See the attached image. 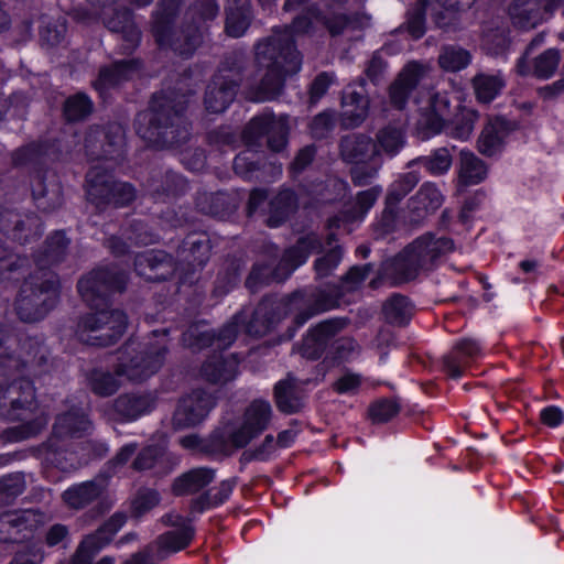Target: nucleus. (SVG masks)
I'll use <instances>...</instances> for the list:
<instances>
[{"label": "nucleus", "instance_id": "f257e3e1", "mask_svg": "<svg viewBox=\"0 0 564 564\" xmlns=\"http://www.w3.org/2000/svg\"><path fill=\"white\" fill-rule=\"evenodd\" d=\"M127 274L116 267L98 268L78 281L77 288L87 305L95 310L80 317L76 335L80 341L107 347L126 332L128 317L121 310H107L109 297L126 289Z\"/></svg>", "mask_w": 564, "mask_h": 564}, {"label": "nucleus", "instance_id": "f03ea898", "mask_svg": "<svg viewBox=\"0 0 564 564\" xmlns=\"http://www.w3.org/2000/svg\"><path fill=\"white\" fill-rule=\"evenodd\" d=\"M323 12L316 7L293 19L291 26L275 28L273 33L259 40L254 45V61L259 69H264L256 90L257 101L275 99L283 90L286 76L297 73L302 58L295 47L293 33H310L315 24H322Z\"/></svg>", "mask_w": 564, "mask_h": 564}, {"label": "nucleus", "instance_id": "7ed1b4c3", "mask_svg": "<svg viewBox=\"0 0 564 564\" xmlns=\"http://www.w3.org/2000/svg\"><path fill=\"white\" fill-rule=\"evenodd\" d=\"M169 329H155L143 341L129 339L119 350L115 372L94 371L90 376V388L100 397H109L120 388L116 376L126 377L129 381L141 382L156 373L165 361L169 344Z\"/></svg>", "mask_w": 564, "mask_h": 564}, {"label": "nucleus", "instance_id": "20e7f679", "mask_svg": "<svg viewBox=\"0 0 564 564\" xmlns=\"http://www.w3.org/2000/svg\"><path fill=\"white\" fill-rule=\"evenodd\" d=\"M189 95L162 90L153 95L147 110L137 115L135 131L156 149L180 147L191 137V123L185 116Z\"/></svg>", "mask_w": 564, "mask_h": 564}, {"label": "nucleus", "instance_id": "39448f33", "mask_svg": "<svg viewBox=\"0 0 564 564\" xmlns=\"http://www.w3.org/2000/svg\"><path fill=\"white\" fill-rule=\"evenodd\" d=\"M453 249L452 239L426 232L414 239L395 257L386 261L382 275L390 280L392 285L412 281L422 272L433 270Z\"/></svg>", "mask_w": 564, "mask_h": 564}, {"label": "nucleus", "instance_id": "423d86ee", "mask_svg": "<svg viewBox=\"0 0 564 564\" xmlns=\"http://www.w3.org/2000/svg\"><path fill=\"white\" fill-rule=\"evenodd\" d=\"M35 388L32 381L19 378L10 381L0 394V420L26 422L7 429L3 436L10 442H20L40 434L48 423L47 416L39 414Z\"/></svg>", "mask_w": 564, "mask_h": 564}, {"label": "nucleus", "instance_id": "0eeeda50", "mask_svg": "<svg viewBox=\"0 0 564 564\" xmlns=\"http://www.w3.org/2000/svg\"><path fill=\"white\" fill-rule=\"evenodd\" d=\"M289 131L288 116L262 113L252 118L242 132L247 150L239 153L234 160L236 174L250 178L252 173L259 170V156L256 152L262 147L263 139L267 138L270 150L279 152L288 143Z\"/></svg>", "mask_w": 564, "mask_h": 564}, {"label": "nucleus", "instance_id": "6e6552de", "mask_svg": "<svg viewBox=\"0 0 564 564\" xmlns=\"http://www.w3.org/2000/svg\"><path fill=\"white\" fill-rule=\"evenodd\" d=\"M272 408L268 401L254 400L245 411L239 427L214 431L205 444V451L213 455L230 456L258 437L271 421Z\"/></svg>", "mask_w": 564, "mask_h": 564}, {"label": "nucleus", "instance_id": "1a4fd4ad", "mask_svg": "<svg viewBox=\"0 0 564 564\" xmlns=\"http://www.w3.org/2000/svg\"><path fill=\"white\" fill-rule=\"evenodd\" d=\"M322 240L317 234H307L296 241L294 246L286 249L279 264L275 265L278 248L272 247L273 258L265 263H254L246 280V286L250 292L256 293L262 286L276 281L285 280L297 267L303 264L310 254L322 250Z\"/></svg>", "mask_w": 564, "mask_h": 564}, {"label": "nucleus", "instance_id": "9d476101", "mask_svg": "<svg viewBox=\"0 0 564 564\" xmlns=\"http://www.w3.org/2000/svg\"><path fill=\"white\" fill-rule=\"evenodd\" d=\"M57 297V278L51 272H34L20 289L15 300L17 314L25 323L41 321L55 306Z\"/></svg>", "mask_w": 564, "mask_h": 564}, {"label": "nucleus", "instance_id": "9b49d317", "mask_svg": "<svg viewBox=\"0 0 564 564\" xmlns=\"http://www.w3.org/2000/svg\"><path fill=\"white\" fill-rule=\"evenodd\" d=\"M181 0H161L154 15L152 32L160 47H171L175 53L188 57L200 44L202 34L197 22L175 31L173 21L180 10Z\"/></svg>", "mask_w": 564, "mask_h": 564}, {"label": "nucleus", "instance_id": "f8f14e48", "mask_svg": "<svg viewBox=\"0 0 564 564\" xmlns=\"http://www.w3.org/2000/svg\"><path fill=\"white\" fill-rule=\"evenodd\" d=\"M339 156L351 164L350 180L355 186H366L375 180L382 169L373 139L366 133H349L340 138Z\"/></svg>", "mask_w": 564, "mask_h": 564}, {"label": "nucleus", "instance_id": "ddd939ff", "mask_svg": "<svg viewBox=\"0 0 564 564\" xmlns=\"http://www.w3.org/2000/svg\"><path fill=\"white\" fill-rule=\"evenodd\" d=\"M93 429L91 421L82 408H72L55 419L50 438L42 445L45 459L63 468L58 455L65 451L66 442L87 435Z\"/></svg>", "mask_w": 564, "mask_h": 564}, {"label": "nucleus", "instance_id": "4468645a", "mask_svg": "<svg viewBox=\"0 0 564 564\" xmlns=\"http://www.w3.org/2000/svg\"><path fill=\"white\" fill-rule=\"evenodd\" d=\"M87 197L97 206L112 204L126 206L137 197L135 188L126 182L115 181L108 167L94 165L86 174Z\"/></svg>", "mask_w": 564, "mask_h": 564}, {"label": "nucleus", "instance_id": "2eb2a0df", "mask_svg": "<svg viewBox=\"0 0 564 564\" xmlns=\"http://www.w3.org/2000/svg\"><path fill=\"white\" fill-rule=\"evenodd\" d=\"M54 359L51 350L42 337L26 336L19 340L17 352L10 367L17 370L25 369L34 376H42L51 371Z\"/></svg>", "mask_w": 564, "mask_h": 564}, {"label": "nucleus", "instance_id": "dca6fc26", "mask_svg": "<svg viewBox=\"0 0 564 564\" xmlns=\"http://www.w3.org/2000/svg\"><path fill=\"white\" fill-rule=\"evenodd\" d=\"M289 310L294 314V324L299 328L312 317L330 311L339 305V294L325 290L317 291L310 295L295 292L286 297Z\"/></svg>", "mask_w": 564, "mask_h": 564}, {"label": "nucleus", "instance_id": "f3484780", "mask_svg": "<svg viewBox=\"0 0 564 564\" xmlns=\"http://www.w3.org/2000/svg\"><path fill=\"white\" fill-rule=\"evenodd\" d=\"M44 518V513L35 509L0 513V542H22L43 524Z\"/></svg>", "mask_w": 564, "mask_h": 564}, {"label": "nucleus", "instance_id": "a211bd4d", "mask_svg": "<svg viewBox=\"0 0 564 564\" xmlns=\"http://www.w3.org/2000/svg\"><path fill=\"white\" fill-rule=\"evenodd\" d=\"M123 144V130L118 123L90 129L85 138V148L91 160H117L122 154Z\"/></svg>", "mask_w": 564, "mask_h": 564}, {"label": "nucleus", "instance_id": "6ab92c4d", "mask_svg": "<svg viewBox=\"0 0 564 564\" xmlns=\"http://www.w3.org/2000/svg\"><path fill=\"white\" fill-rule=\"evenodd\" d=\"M213 394L196 389L183 397L173 414V426L177 430L194 427L202 423L215 406Z\"/></svg>", "mask_w": 564, "mask_h": 564}, {"label": "nucleus", "instance_id": "aec40b11", "mask_svg": "<svg viewBox=\"0 0 564 564\" xmlns=\"http://www.w3.org/2000/svg\"><path fill=\"white\" fill-rule=\"evenodd\" d=\"M240 76L230 69L218 70L206 87L204 105L208 112L220 113L234 101Z\"/></svg>", "mask_w": 564, "mask_h": 564}, {"label": "nucleus", "instance_id": "412c9836", "mask_svg": "<svg viewBox=\"0 0 564 564\" xmlns=\"http://www.w3.org/2000/svg\"><path fill=\"white\" fill-rule=\"evenodd\" d=\"M347 324L346 318H328L311 327L304 336L302 344L299 346V354L310 360L319 359L330 340L338 335Z\"/></svg>", "mask_w": 564, "mask_h": 564}, {"label": "nucleus", "instance_id": "4be33fe9", "mask_svg": "<svg viewBox=\"0 0 564 564\" xmlns=\"http://www.w3.org/2000/svg\"><path fill=\"white\" fill-rule=\"evenodd\" d=\"M288 314H292V312L289 310L286 297H265L256 307L252 317L246 325V330L251 336H264Z\"/></svg>", "mask_w": 564, "mask_h": 564}, {"label": "nucleus", "instance_id": "5701e85b", "mask_svg": "<svg viewBox=\"0 0 564 564\" xmlns=\"http://www.w3.org/2000/svg\"><path fill=\"white\" fill-rule=\"evenodd\" d=\"M126 522L127 514L124 512H115L95 532L84 536L73 558H84L85 563L88 558H94L98 552L111 543Z\"/></svg>", "mask_w": 564, "mask_h": 564}, {"label": "nucleus", "instance_id": "b1692460", "mask_svg": "<svg viewBox=\"0 0 564 564\" xmlns=\"http://www.w3.org/2000/svg\"><path fill=\"white\" fill-rule=\"evenodd\" d=\"M158 405L154 391H135L122 393L111 403V410L120 422H132L150 414Z\"/></svg>", "mask_w": 564, "mask_h": 564}, {"label": "nucleus", "instance_id": "393cba45", "mask_svg": "<svg viewBox=\"0 0 564 564\" xmlns=\"http://www.w3.org/2000/svg\"><path fill=\"white\" fill-rule=\"evenodd\" d=\"M177 269L173 257L163 250H149L134 258V270L147 281H163L173 276Z\"/></svg>", "mask_w": 564, "mask_h": 564}, {"label": "nucleus", "instance_id": "a878e982", "mask_svg": "<svg viewBox=\"0 0 564 564\" xmlns=\"http://www.w3.org/2000/svg\"><path fill=\"white\" fill-rule=\"evenodd\" d=\"M357 84L360 87L359 90L350 84L341 97V126L347 129L359 127L368 117L369 98L365 90L366 79L359 77Z\"/></svg>", "mask_w": 564, "mask_h": 564}, {"label": "nucleus", "instance_id": "bb28decb", "mask_svg": "<svg viewBox=\"0 0 564 564\" xmlns=\"http://www.w3.org/2000/svg\"><path fill=\"white\" fill-rule=\"evenodd\" d=\"M100 18L109 31L122 34L127 50H132L139 44L140 31L135 26L129 9L118 8L112 3L104 4Z\"/></svg>", "mask_w": 564, "mask_h": 564}, {"label": "nucleus", "instance_id": "cd10ccee", "mask_svg": "<svg viewBox=\"0 0 564 564\" xmlns=\"http://www.w3.org/2000/svg\"><path fill=\"white\" fill-rule=\"evenodd\" d=\"M381 194L382 187L380 185L357 193L354 205L347 206L340 213L328 219V228H345L354 221L361 220L372 208Z\"/></svg>", "mask_w": 564, "mask_h": 564}, {"label": "nucleus", "instance_id": "c85d7f7f", "mask_svg": "<svg viewBox=\"0 0 564 564\" xmlns=\"http://www.w3.org/2000/svg\"><path fill=\"white\" fill-rule=\"evenodd\" d=\"M562 61L561 51L557 48H547L531 63L521 56L516 65L517 74L520 76H533L538 79L546 80L555 75Z\"/></svg>", "mask_w": 564, "mask_h": 564}, {"label": "nucleus", "instance_id": "c756f323", "mask_svg": "<svg viewBox=\"0 0 564 564\" xmlns=\"http://www.w3.org/2000/svg\"><path fill=\"white\" fill-rule=\"evenodd\" d=\"M424 70L421 64L412 62L400 72L389 89L390 101L395 108L403 109L405 107L411 93L420 83Z\"/></svg>", "mask_w": 564, "mask_h": 564}, {"label": "nucleus", "instance_id": "7c9ffc66", "mask_svg": "<svg viewBox=\"0 0 564 564\" xmlns=\"http://www.w3.org/2000/svg\"><path fill=\"white\" fill-rule=\"evenodd\" d=\"M452 115L451 98L447 91H433L429 98L427 111L420 120V127L426 134H436L442 131L445 122Z\"/></svg>", "mask_w": 564, "mask_h": 564}, {"label": "nucleus", "instance_id": "2f4dec72", "mask_svg": "<svg viewBox=\"0 0 564 564\" xmlns=\"http://www.w3.org/2000/svg\"><path fill=\"white\" fill-rule=\"evenodd\" d=\"M552 12L545 11L543 0H513L509 8L512 24L523 31L534 29Z\"/></svg>", "mask_w": 564, "mask_h": 564}, {"label": "nucleus", "instance_id": "473e14b6", "mask_svg": "<svg viewBox=\"0 0 564 564\" xmlns=\"http://www.w3.org/2000/svg\"><path fill=\"white\" fill-rule=\"evenodd\" d=\"M513 129V123L502 117L490 119L478 138L479 152L487 156L500 152L503 140Z\"/></svg>", "mask_w": 564, "mask_h": 564}, {"label": "nucleus", "instance_id": "72a5a7b5", "mask_svg": "<svg viewBox=\"0 0 564 564\" xmlns=\"http://www.w3.org/2000/svg\"><path fill=\"white\" fill-rule=\"evenodd\" d=\"M197 209L206 215L225 218L238 207L237 196L228 192H197L195 197Z\"/></svg>", "mask_w": 564, "mask_h": 564}, {"label": "nucleus", "instance_id": "f704fd0d", "mask_svg": "<svg viewBox=\"0 0 564 564\" xmlns=\"http://www.w3.org/2000/svg\"><path fill=\"white\" fill-rule=\"evenodd\" d=\"M186 187L184 177L172 171L155 172L145 184L147 193L155 200H165L180 195Z\"/></svg>", "mask_w": 564, "mask_h": 564}, {"label": "nucleus", "instance_id": "c9c22d12", "mask_svg": "<svg viewBox=\"0 0 564 564\" xmlns=\"http://www.w3.org/2000/svg\"><path fill=\"white\" fill-rule=\"evenodd\" d=\"M239 360L235 355H216L208 357L200 369L202 377L215 384H225L238 375Z\"/></svg>", "mask_w": 564, "mask_h": 564}, {"label": "nucleus", "instance_id": "e433bc0d", "mask_svg": "<svg viewBox=\"0 0 564 564\" xmlns=\"http://www.w3.org/2000/svg\"><path fill=\"white\" fill-rule=\"evenodd\" d=\"M105 489V480L96 478L70 486L62 494V499L69 509L82 510L96 501Z\"/></svg>", "mask_w": 564, "mask_h": 564}, {"label": "nucleus", "instance_id": "4c0bfd02", "mask_svg": "<svg viewBox=\"0 0 564 564\" xmlns=\"http://www.w3.org/2000/svg\"><path fill=\"white\" fill-rule=\"evenodd\" d=\"M6 223H12V238L20 243H26L42 235V224L40 218L34 214L21 216L12 212H6L0 215V226L3 230L9 231Z\"/></svg>", "mask_w": 564, "mask_h": 564}, {"label": "nucleus", "instance_id": "58836bf2", "mask_svg": "<svg viewBox=\"0 0 564 564\" xmlns=\"http://www.w3.org/2000/svg\"><path fill=\"white\" fill-rule=\"evenodd\" d=\"M373 143L380 162L383 163V158L393 159L406 145L405 129L399 124L389 123L377 131Z\"/></svg>", "mask_w": 564, "mask_h": 564}, {"label": "nucleus", "instance_id": "ea45409f", "mask_svg": "<svg viewBox=\"0 0 564 564\" xmlns=\"http://www.w3.org/2000/svg\"><path fill=\"white\" fill-rule=\"evenodd\" d=\"M195 528L186 525L184 529H175L160 534L153 542L156 560H164L167 555L186 549L193 541Z\"/></svg>", "mask_w": 564, "mask_h": 564}, {"label": "nucleus", "instance_id": "a19ab883", "mask_svg": "<svg viewBox=\"0 0 564 564\" xmlns=\"http://www.w3.org/2000/svg\"><path fill=\"white\" fill-rule=\"evenodd\" d=\"M225 32L228 36L238 39L249 29L253 13L249 0H227Z\"/></svg>", "mask_w": 564, "mask_h": 564}, {"label": "nucleus", "instance_id": "79ce46f5", "mask_svg": "<svg viewBox=\"0 0 564 564\" xmlns=\"http://www.w3.org/2000/svg\"><path fill=\"white\" fill-rule=\"evenodd\" d=\"M139 69V63L133 59L115 62L110 66L102 67L94 83L95 88L104 95L109 88L129 80Z\"/></svg>", "mask_w": 564, "mask_h": 564}, {"label": "nucleus", "instance_id": "37998d69", "mask_svg": "<svg viewBox=\"0 0 564 564\" xmlns=\"http://www.w3.org/2000/svg\"><path fill=\"white\" fill-rule=\"evenodd\" d=\"M69 245L63 231H55L46 240L43 249L35 256L39 272H47L45 269L64 260Z\"/></svg>", "mask_w": 564, "mask_h": 564}, {"label": "nucleus", "instance_id": "c03bdc74", "mask_svg": "<svg viewBox=\"0 0 564 564\" xmlns=\"http://www.w3.org/2000/svg\"><path fill=\"white\" fill-rule=\"evenodd\" d=\"M274 401L279 411L285 414L296 413L303 408V394L293 377L288 376L276 382Z\"/></svg>", "mask_w": 564, "mask_h": 564}, {"label": "nucleus", "instance_id": "a18cd8bd", "mask_svg": "<svg viewBox=\"0 0 564 564\" xmlns=\"http://www.w3.org/2000/svg\"><path fill=\"white\" fill-rule=\"evenodd\" d=\"M216 471L208 467H198L184 473L173 482L176 496L192 495L208 486L215 479Z\"/></svg>", "mask_w": 564, "mask_h": 564}, {"label": "nucleus", "instance_id": "49530a36", "mask_svg": "<svg viewBox=\"0 0 564 564\" xmlns=\"http://www.w3.org/2000/svg\"><path fill=\"white\" fill-rule=\"evenodd\" d=\"M443 202L444 195L437 185L432 182H425L416 194L410 198L409 207L417 217H424L437 210Z\"/></svg>", "mask_w": 564, "mask_h": 564}, {"label": "nucleus", "instance_id": "de8ad7c7", "mask_svg": "<svg viewBox=\"0 0 564 564\" xmlns=\"http://www.w3.org/2000/svg\"><path fill=\"white\" fill-rule=\"evenodd\" d=\"M471 86L476 99L481 104H489L506 87V78L500 70L496 73L480 72L473 77Z\"/></svg>", "mask_w": 564, "mask_h": 564}, {"label": "nucleus", "instance_id": "09e8293b", "mask_svg": "<svg viewBox=\"0 0 564 564\" xmlns=\"http://www.w3.org/2000/svg\"><path fill=\"white\" fill-rule=\"evenodd\" d=\"M209 239L205 234H189L183 241L178 257L189 265H204L209 258Z\"/></svg>", "mask_w": 564, "mask_h": 564}, {"label": "nucleus", "instance_id": "8fccbe9b", "mask_svg": "<svg viewBox=\"0 0 564 564\" xmlns=\"http://www.w3.org/2000/svg\"><path fill=\"white\" fill-rule=\"evenodd\" d=\"M486 163L473 152L462 151L459 158L458 185L470 186L481 183L487 177Z\"/></svg>", "mask_w": 564, "mask_h": 564}, {"label": "nucleus", "instance_id": "3c124183", "mask_svg": "<svg viewBox=\"0 0 564 564\" xmlns=\"http://www.w3.org/2000/svg\"><path fill=\"white\" fill-rule=\"evenodd\" d=\"M297 207L296 195L291 189L279 192L269 203V216L267 225L269 227H279L284 223Z\"/></svg>", "mask_w": 564, "mask_h": 564}, {"label": "nucleus", "instance_id": "603ef678", "mask_svg": "<svg viewBox=\"0 0 564 564\" xmlns=\"http://www.w3.org/2000/svg\"><path fill=\"white\" fill-rule=\"evenodd\" d=\"M413 311L411 301L400 293L392 294L382 305L386 322L397 326L406 325L412 318Z\"/></svg>", "mask_w": 564, "mask_h": 564}, {"label": "nucleus", "instance_id": "864d4df0", "mask_svg": "<svg viewBox=\"0 0 564 564\" xmlns=\"http://www.w3.org/2000/svg\"><path fill=\"white\" fill-rule=\"evenodd\" d=\"M32 195L37 207L44 212L52 210L62 205L61 187L57 183H50V188L45 178L36 175L32 182Z\"/></svg>", "mask_w": 564, "mask_h": 564}, {"label": "nucleus", "instance_id": "5fc2aeb1", "mask_svg": "<svg viewBox=\"0 0 564 564\" xmlns=\"http://www.w3.org/2000/svg\"><path fill=\"white\" fill-rule=\"evenodd\" d=\"M453 163V158L447 148H437L429 155L419 156L411 160L408 169H413L416 165L425 167V170L435 176L444 175L448 172Z\"/></svg>", "mask_w": 564, "mask_h": 564}, {"label": "nucleus", "instance_id": "6e6d98bb", "mask_svg": "<svg viewBox=\"0 0 564 564\" xmlns=\"http://www.w3.org/2000/svg\"><path fill=\"white\" fill-rule=\"evenodd\" d=\"M336 238L334 234H329L327 236V245L330 247V249L324 256L317 258L314 262L316 276L319 279L329 276L343 259V248L338 245L334 247L332 246Z\"/></svg>", "mask_w": 564, "mask_h": 564}, {"label": "nucleus", "instance_id": "4d7b16f0", "mask_svg": "<svg viewBox=\"0 0 564 564\" xmlns=\"http://www.w3.org/2000/svg\"><path fill=\"white\" fill-rule=\"evenodd\" d=\"M215 333L205 323H195L191 325L182 336L185 347L193 350H199L214 344Z\"/></svg>", "mask_w": 564, "mask_h": 564}, {"label": "nucleus", "instance_id": "13d9d810", "mask_svg": "<svg viewBox=\"0 0 564 564\" xmlns=\"http://www.w3.org/2000/svg\"><path fill=\"white\" fill-rule=\"evenodd\" d=\"M420 180V173L414 170L400 174L389 187L386 198L387 204L395 205L400 203L417 185Z\"/></svg>", "mask_w": 564, "mask_h": 564}, {"label": "nucleus", "instance_id": "bf43d9fd", "mask_svg": "<svg viewBox=\"0 0 564 564\" xmlns=\"http://www.w3.org/2000/svg\"><path fill=\"white\" fill-rule=\"evenodd\" d=\"M28 267V259L11 252L6 247V252L0 253V280L18 281Z\"/></svg>", "mask_w": 564, "mask_h": 564}, {"label": "nucleus", "instance_id": "052dcab7", "mask_svg": "<svg viewBox=\"0 0 564 564\" xmlns=\"http://www.w3.org/2000/svg\"><path fill=\"white\" fill-rule=\"evenodd\" d=\"M471 56L462 47L446 46L438 56L440 66L446 72H458L469 65Z\"/></svg>", "mask_w": 564, "mask_h": 564}, {"label": "nucleus", "instance_id": "680f3d73", "mask_svg": "<svg viewBox=\"0 0 564 564\" xmlns=\"http://www.w3.org/2000/svg\"><path fill=\"white\" fill-rule=\"evenodd\" d=\"M93 107L90 98L84 93H78L66 99L64 115L68 121H79L91 113Z\"/></svg>", "mask_w": 564, "mask_h": 564}, {"label": "nucleus", "instance_id": "e2e57ef3", "mask_svg": "<svg viewBox=\"0 0 564 564\" xmlns=\"http://www.w3.org/2000/svg\"><path fill=\"white\" fill-rule=\"evenodd\" d=\"M427 0H416L406 13L405 29L409 34L417 40L425 34V14Z\"/></svg>", "mask_w": 564, "mask_h": 564}, {"label": "nucleus", "instance_id": "0e129e2a", "mask_svg": "<svg viewBox=\"0 0 564 564\" xmlns=\"http://www.w3.org/2000/svg\"><path fill=\"white\" fill-rule=\"evenodd\" d=\"M25 489L24 476L21 473L9 474L0 478V503L9 505Z\"/></svg>", "mask_w": 564, "mask_h": 564}, {"label": "nucleus", "instance_id": "69168bd1", "mask_svg": "<svg viewBox=\"0 0 564 564\" xmlns=\"http://www.w3.org/2000/svg\"><path fill=\"white\" fill-rule=\"evenodd\" d=\"M465 14L466 12L464 11L442 8V10L433 14V21L440 29L446 32L457 31L466 26Z\"/></svg>", "mask_w": 564, "mask_h": 564}, {"label": "nucleus", "instance_id": "338daca9", "mask_svg": "<svg viewBox=\"0 0 564 564\" xmlns=\"http://www.w3.org/2000/svg\"><path fill=\"white\" fill-rule=\"evenodd\" d=\"M165 455L164 448L159 445H149L142 448L132 463V468L144 471L154 468Z\"/></svg>", "mask_w": 564, "mask_h": 564}, {"label": "nucleus", "instance_id": "774afa93", "mask_svg": "<svg viewBox=\"0 0 564 564\" xmlns=\"http://www.w3.org/2000/svg\"><path fill=\"white\" fill-rule=\"evenodd\" d=\"M160 494L150 488H141L131 501V512L134 517H141L160 502Z\"/></svg>", "mask_w": 564, "mask_h": 564}]
</instances>
